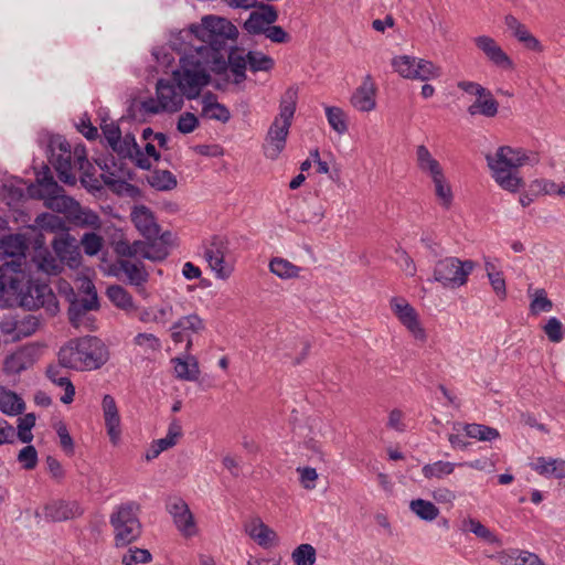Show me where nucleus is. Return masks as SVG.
Listing matches in <instances>:
<instances>
[{
  "mask_svg": "<svg viewBox=\"0 0 565 565\" xmlns=\"http://www.w3.org/2000/svg\"><path fill=\"white\" fill-rule=\"evenodd\" d=\"M102 341L97 338H83L63 347L58 361L63 367L85 371L97 369L102 364Z\"/></svg>",
  "mask_w": 565,
  "mask_h": 565,
  "instance_id": "obj_6",
  "label": "nucleus"
},
{
  "mask_svg": "<svg viewBox=\"0 0 565 565\" xmlns=\"http://www.w3.org/2000/svg\"><path fill=\"white\" fill-rule=\"evenodd\" d=\"M25 239L21 235H11L0 241V267H12V273H22L21 266L25 258Z\"/></svg>",
  "mask_w": 565,
  "mask_h": 565,
  "instance_id": "obj_12",
  "label": "nucleus"
},
{
  "mask_svg": "<svg viewBox=\"0 0 565 565\" xmlns=\"http://www.w3.org/2000/svg\"><path fill=\"white\" fill-rule=\"evenodd\" d=\"M157 98L167 106L166 111L175 113L183 106L182 95L177 93L175 86L167 79H159L156 86Z\"/></svg>",
  "mask_w": 565,
  "mask_h": 565,
  "instance_id": "obj_23",
  "label": "nucleus"
},
{
  "mask_svg": "<svg viewBox=\"0 0 565 565\" xmlns=\"http://www.w3.org/2000/svg\"><path fill=\"white\" fill-rule=\"evenodd\" d=\"M54 249L61 264L65 263L71 268H77L82 260L81 249L75 239H55Z\"/></svg>",
  "mask_w": 565,
  "mask_h": 565,
  "instance_id": "obj_24",
  "label": "nucleus"
},
{
  "mask_svg": "<svg viewBox=\"0 0 565 565\" xmlns=\"http://www.w3.org/2000/svg\"><path fill=\"white\" fill-rule=\"evenodd\" d=\"M30 268H35L47 275H57L62 267L60 257L54 256L46 249H38L31 260Z\"/></svg>",
  "mask_w": 565,
  "mask_h": 565,
  "instance_id": "obj_26",
  "label": "nucleus"
},
{
  "mask_svg": "<svg viewBox=\"0 0 565 565\" xmlns=\"http://www.w3.org/2000/svg\"><path fill=\"white\" fill-rule=\"evenodd\" d=\"M139 103L136 97L129 99V104L126 109V114L119 119L120 122L125 121H138L140 124L147 122L148 118L143 113L139 111Z\"/></svg>",
  "mask_w": 565,
  "mask_h": 565,
  "instance_id": "obj_55",
  "label": "nucleus"
},
{
  "mask_svg": "<svg viewBox=\"0 0 565 565\" xmlns=\"http://www.w3.org/2000/svg\"><path fill=\"white\" fill-rule=\"evenodd\" d=\"M50 162L58 173L62 182L73 184L76 181V171L83 170L82 182L92 190H99L105 182L85 170L89 166L86 159L84 146L76 145L73 148L61 136H51L49 139ZM104 178L103 172L99 174Z\"/></svg>",
  "mask_w": 565,
  "mask_h": 565,
  "instance_id": "obj_3",
  "label": "nucleus"
},
{
  "mask_svg": "<svg viewBox=\"0 0 565 565\" xmlns=\"http://www.w3.org/2000/svg\"><path fill=\"white\" fill-rule=\"evenodd\" d=\"M132 223L139 233L148 241L161 238L163 243L168 242L169 232L160 235V225L154 218V214H130Z\"/></svg>",
  "mask_w": 565,
  "mask_h": 565,
  "instance_id": "obj_20",
  "label": "nucleus"
},
{
  "mask_svg": "<svg viewBox=\"0 0 565 565\" xmlns=\"http://www.w3.org/2000/svg\"><path fill=\"white\" fill-rule=\"evenodd\" d=\"M440 76V67L436 66L433 62L416 58V65L414 70L413 79L428 81L430 78H437Z\"/></svg>",
  "mask_w": 565,
  "mask_h": 565,
  "instance_id": "obj_46",
  "label": "nucleus"
},
{
  "mask_svg": "<svg viewBox=\"0 0 565 565\" xmlns=\"http://www.w3.org/2000/svg\"><path fill=\"white\" fill-rule=\"evenodd\" d=\"M139 146L132 132H127L120 137L119 143L116 145V150L119 159H132L135 151H139Z\"/></svg>",
  "mask_w": 565,
  "mask_h": 565,
  "instance_id": "obj_47",
  "label": "nucleus"
},
{
  "mask_svg": "<svg viewBox=\"0 0 565 565\" xmlns=\"http://www.w3.org/2000/svg\"><path fill=\"white\" fill-rule=\"evenodd\" d=\"M435 185V195L440 201L441 207L450 209L452 202V191L447 182L444 172L431 178Z\"/></svg>",
  "mask_w": 565,
  "mask_h": 565,
  "instance_id": "obj_40",
  "label": "nucleus"
},
{
  "mask_svg": "<svg viewBox=\"0 0 565 565\" xmlns=\"http://www.w3.org/2000/svg\"><path fill=\"white\" fill-rule=\"evenodd\" d=\"M287 141L281 140L278 137L267 135L263 143V152L267 159L277 160L284 149L286 148Z\"/></svg>",
  "mask_w": 565,
  "mask_h": 565,
  "instance_id": "obj_49",
  "label": "nucleus"
},
{
  "mask_svg": "<svg viewBox=\"0 0 565 565\" xmlns=\"http://www.w3.org/2000/svg\"><path fill=\"white\" fill-rule=\"evenodd\" d=\"M492 177L504 190L518 192L524 186V181L519 174V169L525 164L529 157L522 149H513L510 146L499 147L495 154L486 156Z\"/></svg>",
  "mask_w": 565,
  "mask_h": 565,
  "instance_id": "obj_5",
  "label": "nucleus"
},
{
  "mask_svg": "<svg viewBox=\"0 0 565 565\" xmlns=\"http://www.w3.org/2000/svg\"><path fill=\"white\" fill-rule=\"evenodd\" d=\"M35 184L25 185L21 180L10 179L2 184V193L8 205H12L21 201L25 194L32 199L44 201L46 209L53 212H77L79 204L71 196L64 194L63 190L54 181L49 167H43L36 172Z\"/></svg>",
  "mask_w": 565,
  "mask_h": 565,
  "instance_id": "obj_2",
  "label": "nucleus"
},
{
  "mask_svg": "<svg viewBox=\"0 0 565 565\" xmlns=\"http://www.w3.org/2000/svg\"><path fill=\"white\" fill-rule=\"evenodd\" d=\"M177 377L184 381H196L200 374L198 360L188 355L185 360L175 358L172 360Z\"/></svg>",
  "mask_w": 565,
  "mask_h": 565,
  "instance_id": "obj_34",
  "label": "nucleus"
},
{
  "mask_svg": "<svg viewBox=\"0 0 565 565\" xmlns=\"http://www.w3.org/2000/svg\"><path fill=\"white\" fill-rule=\"evenodd\" d=\"M269 270L281 279H292L299 277L301 268L285 258L274 257L269 262Z\"/></svg>",
  "mask_w": 565,
  "mask_h": 565,
  "instance_id": "obj_36",
  "label": "nucleus"
},
{
  "mask_svg": "<svg viewBox=\"0 0 565 565\" xmlns=\"http://www.w3.org/2000/svg\"><path fill=\"white\" fill-rule=\"evenodd\" d=\"M18 460L26 470H32L38 463V452L33 446L23 447L19 455Z\"/></svg>",
  "mask_w": 565,
  "mask_h": 565,
  "instance_id": "obj_60",
  "label": "nucleus"
},
{
  "mask_svg": "<svg viewBox=\"0 0 565 565\" xmlns=\"http://www.w3.org/2000/svg\"><path fill=\"white\" fill-rule=\"evenodd\" d=\"M152 556L148 550L145 548H129L122 556L124 565H134L139 563H149Z\"/></svg>",
  "mask_w": 565,
  "mask_h": 565,
  "instance_id": "obj_56",
  "label": "nucleus"
},
{
  "mask_svg": "<svg viewBox=\"0 0 565 565\" xmlns=\"http://www.w3.org/2000/svg\"><path fill=\"white\" fill-rule=\"evenodd\" d=\"M455 470V463L449 461H436L434 463H427L423 467V475L428 478H443L444 476H448L452 473Z\"/></svg>",
  "mask_w": 565,
  "mask_h": 565,
  "instance_id": "obj_48",
  "label": "nucleus"
},
{
  "mask_svg": "<svg viewBox=\"0 0 565 565\" xmlns=\"http://www.w3.org/2000/svg\"><path fill=\"white\" fill-rule=\"evenodd\" d=\"M202 58L195 62L194 70L185 68L181 78H178V87L182 90L188 99H195L202 87L211 82L209 72L204 68H198L201 65Z\"/></svg>",
  "mask_w": 565,
  "mask_h": 565,
  "instance_id": "obj_14",
  "label": "nucleus"
},
{
  "mask_svg": "<svg viewBox=\"0 0 565 565\" xmlns=\"http://www.w3.org/2000/svg\"><path fill=\"white\" fill-rule=\"evenodd\" d=\"M476 267L473 260H460L457 257H446L434 266V280L446 288H458L466 285L468 276Z\"/></svg>",
  "mask_w": 565,
  "mask_h": 565,
  "instance_id": "obj_9",
  "label": "nucleus"
},
{
  "mask_svg": "<svg viewBox=\"0 0 565 565\" xmlns=\"http://www.w3.org/2000/svg\"><path fill=\"white\" fill-rule=\"evenodd\" d=\"M46 375L54 384L64 388V394L60 396V401L64 404L72 403L75 395V387L66 372L58 366H50L46 371Z\"/></svg>",
  "mask_w": 565,
  "mask_h": 565,
  "instance_id": "obj_27",
  "label": "nucleus"
},
{
  "mask_svg": "<svg viewBox=\"0 0 565 565\" xmlns=\"http://www.w3.org/2000/svg\"><path fill=\"white\" fill-rule=\"evenodd\" d=\"M33 362V350L22 348L4 359L3 371L7 374H15L30 367Z\"/></svg>",
  "mask_w": 565,
  "mask_h": 565,
  "instance_id": "obj_25",
  "label": "nucleus"
},
{
  "mask_svg": "<svg viewBox=\"0 0 565 565\" xmlns=\"http://www.w3.org/2000/svg\"><path fill=\"white\" fill-rule=\"evenodd\" d=\"M228 252V241L225 236L214 235L205 245L204 257L217 278L227 279L233 267L225 262Z\"/></svg>",
  "mask_w": 565,
  "mask_h": 565,
  "instance_id": "obj_11",
  "label": "nucleus"
},
{
  "mask_svg": "<svg viewBox=\"0 0 565 565\" xmlns=\"http://www.w3.org/2000/svg\"><path fill=\"white\" fill-rule=\"evenodd\" d=\"M136 345L146 347L151 351H159L161 349L160 340L152 333H138L134 338Z\"/></svg>",
  "mask_w": 565,
  "mask_h": 565,
  "instance_id": "obj_62",
  "label": "nucleus"
},
{
  "mask_svg": "<svg viewBox=\"0 0 565 565\" xmlns=\"http://www.w3.org/2000/svg\"><path fill=\"white\" fill-rule=\"evenodd\" d=\"M291 557L296 565H313L316 563L317 553L312 545L300 544L294 550Z\"/></svg>",
  "mask_w": 565,
  "mask_h": 565,
  "instance_id": "obj_50",
  "label": "nucleus"
},
{
  "mask_svg": "<svg viewBox=\"0 0 565 565\" xmlns=\"http://www.w3.org/2000/svg\"><path fill=\"white\" fill-rule=\"evenodd\" d=\"M119 268L127 276L128 281L134 286H143L149 278L145 265L140 260L120 259Z\"/></svg>",
  "mask_w": 565,
  "mask_h": 565,
  "instance_id": "obj_28",
  "label": "nucleus"
},
{
  "mask_svg": "<svg viewBox=\"0 0 565 565\" xmlns=\"http://www.w3.org/2000/svg\"><path fill=\"white\" fill-rule=\"evenodd\" d=\"M139 510L140 505L135 501H128L115 508L110 515V524L114 529L116 547L127 546L141 535Z\"/></svg>",
  "mask_w": 565,
  "mask_h": 565,
  "instance_id": "obj_7",
  "label": "nucleus"
},
{
  "mask_svg": "<svg viewBox=\"0 0 565 565\" xmlns=\"http://www.w3.org/2000/svg\"><path fill=\"white\" fill-rule=\"evenodd\" d=\"M390 306L393 313L413 334V337L416 340L424 342L426 340V332L419 323L416 310L408 303V301L401 297H394L391 299Z\"/></svg>",
  "mask_w": 565,
  "mask_h": 565,
  "instance_id": "obj_13",
  "label": "nucleus"
},
{
  "mask_svg": "<svg viewBox=\"0 0 565 565\" xmlns=\"http://www.w3.org/2000/svg\"><path fill=\"white\" fill-rule=\"evenodd\" d=\"M465 431L468 437L476 438L481 441H491L500 436L498 429L481 424H467L465 426Z\"/></svg>",
  "mask_w": 565,
  "mask_h": 565,
  "instance_id": "obj_43",
  "label": "nucleus"
},
{
  "mask_svg": "<svg viewBox=\"0 0 565 565\" xmlns=\"http://www.w3.org/2000/svg\"><path fill=\"white\" fill-rule=\"evenodd\" d=\"M543 330L547 335L548 340L553 343H558L564 338L563 324L555 317H552L547 320L546 324L543 327Z\"/></svg>",
  "mask_w": 565,
  "mask_h": 565,
  "instance_id": "obj_58",
  "label": "nucleus"
},
{
  "mask_svg": "<svg viewBox=\"0 0 565 565\" xmlns=\"http://www.w3.org/2000/svg\"><path fill=\"white\" fill-rule=\"evenodd\" d=\"M416 65V57L409 55L395 56L392 60V66L404 78H412Z\"/></svg>",
  "mask_w": 565,
  "mask_h": 565,
  "instance_id": "obj_51",
  "label": "nucleus"
},
{
  "mask_svg": "<svg viewBox=\"0 0 565 565\" xmlns=\"http://www.w3.org/2000/svg\"><path fill=\"white\" fill-rule=\"evenodd\" d=\"M247 58V65L253 73L269 72L275 67L274 58L260 51H248Z\"/></svg>",
  "mask_w": 565,
  "mask_h": 565,
  "instance_id": "obj_41",
  "label": "nucleus"
},
{
  "mask_svg": "<svg viewBox=\"0 0 565 565\" xmlns=\"http://www.w3.org/2000/svg\"><path fill=\"white\" fill-rule=\"evenodd\" d=\"M135 247H138L139 257L151 262L164 260L169 255L168 248L162 243L135 241Z\"/></svg>",
  "mask_w": 565,
  "mask_h": 565,
  "instance_id": "obj_31",
  "label": "nucleus"
},
{
  "mask_svg": "<svg viewBox=\"0 0 565 565\" xmlns=\"http://www.w3.org/2000/svg\"><path fill=\"white\" fill-rule=\"evenodd\" d=\"M475 44L495 67L505 71L514 70L515 65L512 58L502 50L493 38L489 35H479L475 39Z\"/></svg>",
  "mask_w": 565,
  "mask_h": 565,
  "instance_id": "obj_16",
  "label": "nucleus"
},
{
  "mask_svg": "<svg viewBox=\"0 0 565 565\" xmlns=\"http://www.w3.org/2000/svg\"><path fill=\"white\" fill-rule=\"evenodd\" d=\"M326 115L328 122L333 130L342 135L348 131V120L345 113L337 106H327Z\"/></svg>",
  "mask_w": 565,
  "mask_h": 565,
  "instance_id": "obj_45",
  "label": "nucleus"
},
{
  "mask_svg": "<svg viewBox=\"0 0 565 565\" xmlns=\"http://www.w3.org/2000/svg\"><path fill=\"white\" fill-rule=\"evenodd\" d=\"M255 8L258 9L263 17V21H265L268 26L274 25V23L278 20V10L275 6L264 2H255Z\"/></svg>",
  "mask_w": 565,
  "mask_h": 565,
  "instance_id": "obj_63",
  "label": "nucleus"
},
{
  "mask_svg": "<svg viewBox=\"0 0 565 565\" xmlns=\"http://www.w3.org/2000/svg\"><path fill=\"white\" fill-rule=\"evenodd\" d=\"M266 38H268L274 43H288L291 40V36L288 32H286L280 25H270L267 26L265 32Z\"/></svg>",
  "mask_w": 565,
  "mask_h": 565,
  "instance_id": "obj_64",
  "label": "nucleus"
},
{
  "mask_svg": "<svg viewBox=\"0 0 565 565\" xmlns=\"http://www.w3.org/2000/svg\"><path fill=\"white\" fill-rule=\"evenodd\" d=\"M297 106V89L289 87L281 96L279 104V115L275 117L269 126L267 135L278 137L287 141L289 129L291 127L292 118Z\"/></svg>",
  "mask_w": 565,
  "mask_h": 565,
  "instance_id": "obj_10",
  "label": "nucleus"
},
{
  "mask_svg": "<svg viewBox=\"0 0 565 565\" xmlns=\"http://www.w3.org/2000/svg\"><path fill=\"white\" fill-rule=\"evenodd\" d=\"M79 295L70 303L68 319L73 327L85 330L94 329V319L90 311L98 309V299L94 284L87 279H78Z\"/></svg>",
  "mask_w": 565,
  "mask_h": 565,
  "instance_id": "obj_8",
  "label": "nucleus"
},
{
  "mask_svg": "<svg viewBox=\"0 0 565 565\" xmlns=\"http://www.w3.org/2000/svg\"><path fill=\"white\" fill-rule=\"evenodd\" d=\"M463 529L466 531H469L473 533L477 537L481 539L482 541L495 544L498 546L501 545L500 539L491 532L487 526H484L479 520L476 519H468L463 521Z\"/></svg>",
  "mask_w": 565,
  "mask_h": 565,
  "instance_id": "obj_38",
  "label": "nucleus"
},
{
  "mask_svg": "<svg viewBox=\"0 0 565 565\" xmlns=\"http://www.w3.org/2000/svg\"><path fill=\"white\" fill-rule=\"evenodd\" d=\"M409 508L412 512L425 521H433L439 514V510L434 503L423 499L412 500Z\"/></svg>",
  "mask_w": 565,
  "mask_h": 565,
  "instance_id": "obj_44",
  "label": "nucleus"
},
{
  "mask_svg": "<svg viewBox=\"0 0 565 565\" xmlns=\"http://www.w3.org/2000/svg\"><path fill=\"white\" fill-rule=\"evenodd\" d=\"M40 327V319L35 316L28 315L18 320V338L22 339L33 334Z\"/></svg>",
  "mask_w": 565,
  "mask_h": 565,
  "instance_id": "obj_54",
  "label": "nucleus"
},
{
  "mask_svg": "<svg viewBox=\"0 0 565 565\" xmlns=\"http://www.w3.org/2000/svg\"><path fill=\"white\" fill-rule=\"evenodd\" d=\"M84 509L77 501L54 500L45 504L44 518L51 522H64L79 518Z\"/></svg>",
  "mask_w": 565,
  "mask_h": 565,
  "instance_id": "obj_18",
  "label": "nucleus"
},
{
  "mask_svg": "<svg viewBox=\"0 0 565 565\" xmlns=\"http://www.w3.org/2000/svg\"><path fill=\"white\" fill-rule=\"evenodd\" d=\"M499 103L489 89H486L482 97H478L469 107L468 113L471 116L482 115L492 118L498 114Z\"/></svg>",
  "mask_w": 565,
  "mask_h": 565,
  "instance_id": "obj_29",
  "label": "nucleus"
},
{
  "mask_svg": "<svg viewBox=\"0 0 565 565\" xmlns=\"http://www.w3.org/2000/svg\"><path fill=\"white\" fill-rule=\"evenodd\" d=\"M306 449L310 452L308 454V459L313 463H324L326 462V452L322 449V444L316 439H309L305 445Z\"/></svg>",
  "mask_w": 565,
  "mask_h": 565,
  "instance_id": "obj_61",
  "label": "nucleus"
},
{
  "mask_svg": "<svg viewBox=\"0 0 565 565\" xmlns=\"http://www.w3.org/2000/svg\"><path fill=\"white\" fill-rule=\"evenodd\" d=\"M200 125V121L198 117L190 111H185L180 115L178 122H177V129L179 132L183 135H188L193 132Z\"/></svg>",
  "mask_w": 565,
  "mask_h": 565,
  "instance_id": "obj_57",
  "label": "nucleus"
},
{
  "mask_svg": "<svg viewBox=\"0 0 565 565\" xmlns=\"http://www.w3.org/2000/svg\"><path fill=\"white\" fill-rule=\"evenodd\" d=\"M262 18L259 11L250 12L248 19L243 24V29L250 35L265 34L268 25Z\"/></svg>",
  "mask_w": 565,
  "mask_h": 565,
  "instance_id": "obj_52",
  "label": "nucleus"
},
{
  "mask_svg": "<svg viewBox=\"0 0 565 565\" xmlns=\"http://www.w3.org/2000/svg\"><path fill=\"white\" fill-rule=\"evenodd\" d=\"M180 35L182 40L194 36L202 42L201 45L192 47L213 73L224 74L230 68L235 84L246 79L247 53L244 54V49L238 46H227V40H237L238 30L226 18L205 15L201 24H191Z\"/></svg>",
  "mask_w": 565,
  "mask_h": 565,
  "instance_id": "obj_1",
  "label": "nucleus"
},
{
  "mask_svg": "<svg viewBox=\"0 0 565 565\" xmlns=\"http://www.w3.org/2000/svg\"><path fill=\"white\" fill-rule=\"evenodd\" d=\"M108 300L127 315L132 313L137 309L132 296L119 285L108 286Z\"/></svg>",
  "mask_w": 565,
  "mask_h": 565,
  "instance_id": "obj_32",
  "label": "nucleus"
},
{
  "mask_svg": "<svg viewBox=\"0 0 565 565\" xmlns=\"http://www.w3.org/2000/svg\"><path fill=\"white\" fill-rule=\"evenodd\" d=\"M108 190L118 195H126L132 199L140 193L138 186L128 183L126 180H113L110 178H108Z\"/></svg>",
  "mask_w": 565,
  "mask_h": 565,
  "instance_id": "obj_53",
  "label": "nucleus"
},
{
  "mask_svg": "<svg viewBox=\"0 0 565 565\" xmlns=\"http://www.w3.org/2000/svg\"><path fill=\"white\" fill-rule=\"evenodd\" d=\"M203 320L198 315H189L180 318L171 327V338L174 343L185 342V351L192 348V334H198L204 330Z\"/></svg>",
  "mask_w": 565,
  "mask_h": 565,
  "instance_id": "obj_15",
  "label": "nucleus"
},
{
  "mask_svg": "<svg viewBox=\"0 0 565 565\" xmlns=\"http://www.w3.org/2000/svg\"><path fill=\"white\" fill-rule=\"evenodd\" d=\"M376 90L372 76L367 74L363 78L362 84L352 94L351 105L360 111L369 113L373 110L376 106Z\"/></svg>",
  "mask_w": 565,
  "mask_h": 565,
  "instance_id": "obj_19",
  "label": "nucleus"
},
{
  "mask_svg": "<svg viewBox=\"0 0 565 565\" xmlns=\"http://www.w3.org/2000/svg\"><path fill=\"white\" fill-rule=\"evenodd\" d=\"M24 403L13 392L0 388V409L7 415H18L22 413Z\"/></svg>",
  "mask_w": 565,
  "mask_h": 565,
  "instance_id": "obj_39",
  "label": "nucleus"
},
{
  "mask_svg": "<svg viewBox=\"0 0 565 565\" xmlns=\"http://www.w3.org/2000/svg\"><path fill=\"white\" fill-rule=\"evenodd\" d=\"M149 185L159 191H169L177 186V178L169 170L154 169L147 175Z\"/></svg>",
  "mask_w": 565,
  "mask_h": 565,
  "instance_id": "obj_35",
  "label": "nucleus"
},
{
  "mask_svg": "<svg viewBox=\"0 0 565 565\" xmlns=\"http://www.w3.org/2000/svg\"><path fill=\"white\" fill-rule=\"evenodd\" d=\"M4 268L7 295L14 296L29 310L44 308L51 316L58 311L56 297L47 284L33 281L24 271L12 273L8 265Z\"/></svg>",
  "mask_w": 565,
  "mask_h": 565,
  "instance_id": "obj_4",
  "label": "nucleus"
},
{
  "mask_svg": "<svg viewBox=\"0 0 565 565\" xmlns=\"http://www.w3.org/2000/svg\"><path fill=\"white\" fill-rule=\"evenodd\" d=\"M416 162L418 169L430 175L443 173L440 163L431 156L430 151L425 145H419L416 148Z\"/></svg>",
  "mask_w": 565,
  "mask_h": 565,
  "instance_id": "obj_33",
  "label": "nucleus"
},
{
  "mask_svg": "<svg viewBox=\"0 0 565 565\" xmlns=\"http://www.w3.org/2000/svg\"><path fill=\"white\" fill-rule=\"evenodd\" d=\"M120 418L115 401L108 395V437L113 445H118L120 441Z\"/></svg>",
  "mask_w": 565,
  "mask_h": 565,
  "instance_id": "obj_42",
  "label": "nucleus"
},
{
  "mask_svg": "<svg viewBox=\"0 0 565 565\" xmlns=\"http://www.w3.org/2000/svg\"><path fill=\"white\" fill-rule=\"evenodd\" d=\"M246 533L264 548L270 547L277 541L276 532L266 525L260 518L252 519L245 526Z\"/></svg>",
  "mask_w": 565,
  "mask_h": 565,
  "instance_id": "obj_22",
  "label": "nucleus"
},
{
  "mask_svg": "<svg viewBox=\"0 0 565 565\" xmlns=\"http://www.w3.org/2000/svg\"><path fill=\"white\" fill-rule=\"evenodd\" d=\"M35 425V416L33 414H26L24 417L19 418L18 436L21 441L30 443L33 438L31 429Z\"/></svg>",
  "mask_w": 565,
  "mask_h": 565,
  "instance_id": "obj_59",
  "label": "nucleus"
},
{
  "mask_svg": "<svg viewBox=\"0 0 565 565\" xmlns=\"http://www.w3.org/2000/svg\"><path fill=\"white\" fill-rule=\"evenodd\" d=\"M529 296L531 297L530 312L534 316L541 312H548L553 309V302L548 299L547 292L544 288H537L532 290L529 288Z\"/></svg>",
  "mask_w": 565,
  "mask_h": 565,
  "instance_id": "obj_37",
  "label": "nucleus"
},
{
  "mask_svg": "<svg viewBox=\"0 0 565 565\" xmlns=\"http://www.w3.org/2000/svg\"><path fill=\"white\" fill-rule=\"evenodd\" d=\"M168 512L172 515L178 530L186 537L196 533L194 516L189 505L181 498H173L167 504Z\"/></svg>",
  "mask_w": 565,
  "mask_h": 565,
  "instance_id": "obj_17",
  "label": "nucleus"
},
{
  "mask_svg": "<svg viewBox=\"0 0 565 565\" xmlns=\"http://www.w3.org/2000/svg\"><path fill=\"white\" fill-rule=\"evenodd\" d=\"M507 28L512 32V35L521 42L527 50L534 52H542L543 46L541 42L530 33L527 28L521 23L514 15L508 14L504 19Z\"/></svg>",
  "mask_w": 565,
  "mask_h": 565,
  "instance_id": "obj_21",
  "label": "nucleus"
},
{
  "mask_svg": "<svg viewBox=\"0 0 565 565\" xmlns=\"http://www.w3.org/2000/svg\"><path fill=\"white\" fill-rule=\"evenodd\" d=\"M532 468L545 477H554L556 479L565 478V460L563 459H546L544 457H539L532 463Z\"/></svg>",
  "mask_w": 565,
  "mask_h": 565,
  "instance_id": "obj_30",
  "label": "nucleus"
}]
</instances>
